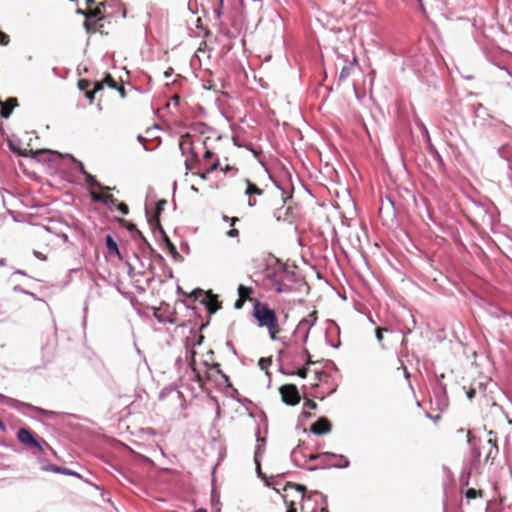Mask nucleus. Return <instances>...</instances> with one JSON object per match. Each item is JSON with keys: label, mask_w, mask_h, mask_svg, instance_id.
I'll return each mask as SVG.
<instances>
[{"label": "nucleus", "mask_w": 512, "mask_h": 512, "mask_svg": "<svg viewBox=\"0 0 512 512\" xmlns=\"http://www.w3.org/2000/svg\"><path fill=\"white\" fill-rule=\"evenodd\" d=\"M35 255H36L37 257H41V254H39L38 252H35Z\"/></svg>", "instance_id": "nucleus-59"}, {"label": "nucleus", "mask_w": 512, "mask_h": 512, "mask_svg": "<svg viewBox=\"0 0 512 512\" xmlns=\"http://www.w3.org/2000/svg\"><path fill=\"white\" fill-rule=\"evenodd\" d=\"M211 156H212V153H211V151H209V150H207V151L205 152V154H204V157H205V158H210Z\"/></svg>", "instance_id": "nucleus-45"}, {"label": "nucleus", "mask_w": 512, "mask_h": 512, "mask_svg": "<svg viewBox=\"0 0 512 512\" xmlns=\"http://www.w3.org/2000/svg\"><path fill=\"white\" fill-rule=\"evenodd\" d=\"M68 157H70L76 164L77 166L79 167V171L85 176V179H86V182L87 184L90 186V187H96L102 191H109L110 188L107 187V186H102L97 180L96 178L91 175L90 173H88L85 169H84V166H83V163L81 161H77L75 160L71 155H67Z\"/></svg>", "instance_id": "nucleus-15"}, {"label": "nucleus", "mask_w": 512, "mask_h": 512, "mask_svg": "<svg viewBox=\"0 0 512 512\" xmlns=\"http://www.w3.org/2000/svg\"><path fill=\"white\" fill-rule=\"evenodd\" d=\"M244 301H245V299L238 298V299L236 300L235 304H234V307H235L236 309H240V308H242V306H243V304H244Z\"/></svg>", "instance_id": "nucleus-39"}, {"label": "nucleus", "mask_w": 512, "mask_h": 512, "mask_svg": "<svg viewBox=\"0 0 512 512\" xmlns=\"http://www.w3.org/2000/svg\"><path fill=\"white\" fill-rule=\"evenodd\" d=\"M210 501L213 508H217L220 504V492L214 486H212Z\"/></svg>", "instance_id": "nucleus-21"}, {"label": "nucleus", "mask_w": 512, "mask_h": 512, "mask_svg": "<svg viewBox=\"0 0 512 512\" xmlns=\"http://www.w3.org/2000/svg\"><path fill=\"white\" fill-rule=\"evenodd\" d=\"M246 183H247V187L245 190V194L248 195V197H249L248 205L250 207H252L256 204L255 200L252 199V195H261L262 190L249 180H246Z\"/></svg>", "instance_id": "nucleus-17"}, {"label": "nucleus", "mask_w": 512, "mask_h": 512, "mask_svg": "<svg viewBox=\"0 0 512 512\" xmlns=\"http://www.w3.org/2000/svg\"><path fill=\"white\" fill-rule=\"evenodd\" d=\"M484 419L486 426L490 429L498 430V440L495 445H490L492 448H499L502 446L506 448L510 445L509 435L512 430V420L508 418V415L503 410L502 406L496 402H492L488 405L484 412Z\"/></svg>", "instance_id": "nucleus-1"}, {"label": "nucleus", "mask_w": 512, "mask_h": 512, "mask_svg": "<svg viewBox=\"0 0 512 512\" xmlns=\"http://www.w3.org/2000/svg\"><path fill=\"white\" fill-rule=\"evenodd\" d=\"M458 433L464 435L467 438V443L473 448H479L485 441L489 445H495L498 440V430L489 429L487 426L483 430L470 431L463 428L458 430Z\"/></svg>", "instance_id": "nucleus-5"}, {"label": "nucleus", "mask_w": 512, "mask_h": 512, "mask_svg": "<svg viewBox=\"0 0 512 512\" xmlns=\"http://www.w3.org/2000/svg\"><path fill=\"white\" fill-rule=\"evenodd\" d=\"M31 451H32V455L40 463V465H41L40 469L42 471L53 472V473H57V474L67 475V476H71V474H73V470L70 468H67V467H64L61 465H57V464H51V463H48L46 460H44L43 455H44L45 450H31Z\"/></svg>", "instance_id": "nucleus-9"}, {"label": "nucleus", "mask_w": 512, "mask_h": 512, "mask_svg": "<svg viewBox=\"0 0 512 512\" xmlns=\"http://www.w3.org/2000/svg\"><path fill=\"white\" fill-rule=\"evenodd\" d=\"M321 512H328L325 507L322 506Z\"/></svg>", "instance_id": "nucleus-54"}, {"label": "nucleus", "mask_w": 512, "mask_h": 512, "mask_svg": "<svg viewBox=\"0 0 512 512\" xmlns=\"http://www.w3.org/2000/svg\"><path fill=\"white\" fill-rule=\"evenodd\" d=\"M222 218L224 221L230 222L231 226H234L237 222H239V219L237 217L230 218V217L224 215Z\"/></svg>", "instance_id": "nucleus-34"}, {"label": "nucleus", "mask_w": 512, "mask_h": 512, "mask_svg": "<svg viewBox=\"0 0 512 512\" xmlns=\"http://www.w3.org/2000/svg\"><path fill=\"white\" fill-rule=\"evenodd\" d=\"M91 198L94 202H102L104 200V194L91 192Z\"/></svg>", "instance_id": "nucleus-31"}, {"label": "nucleus", "mask_w": 512, "mask_h": 512, "mask_svg": "<svg viewBox=\"0 0 512 512\" xmlns=\"http://www.w3.org/2000/svg\"><path fill=\"white\" fill-rule=\"evenodd\" d=\"M330 364H331V363H330V361H327V362L324 364V366H323V367H324V368H326V367H327L328 365H330Z\"/></svg>", "instance_id": "nucleus-53"}, {"label": "nucleus", "mask_w": 512, "mask_h": 512, "mask_svg": "<svg viewBox=\"0 0 512 512\" xmlns=\"http://www.w3.org/2000/svg\"><path fill=\"white\" fill-rule=\"evenodd\" d=\"M321 377H322V383H323L324 380L326 379L327 375L322 371Z\"/></svg>", "instance_id": "nucleus-49"}, {"label": "nucleus", "mask_w": 512, "mask_h": 512, "mask_svg": "<svg viewBox=\"0 0 512 512\" xmlns=\"http://www.w3.org/2000/svg\"><path fill=\"white\" fill-rule=\"evenodd\" d=\"M17 438L21 444L29 446L30 448H41V445L34 438L31 431L26 428H20L18 430Z\"/></svg>", "instance_id": "nucleus-14"}, {"label": "nucleus", "mask_w": 512, "mask_h": 512, "mask_svg": "<svg viewBox=\"0 0 512 512\" xmlns=\"http://www.w3.org/2000/svg\"><path fill=\"white\" fill-rule=\"evenodd\" d=\"M253 316L259 327L267 328L271 339L275 340L280 331L275 311L266 304L257 302L253 307Z\"/></svg>", "instance_id": "nucleus-4"}, {"label": "nucleus", "mask_w": 512, "mask_h": 512, "mask_svg": "<svg viewBox=\"0 0 512 512\" xmlns=\"http://www.w3.org/2000/svg\"><path fill=\"white\" fill-rule=\"evenodd\" d=\"M102 89V83H96L95 84V87L93 89V91H89L86 93V97L92 101L93 98H94V94L98 91V90H101Z\"/></svg>", "instance_id": "nucleus-27"}, {"label": "nucleus", "mask_w": 512, "mask_h": 512, "mask_svg": "<svg viewBox=\"0 0 512 512\" xmlns=\"http://www.w3.org/2000/svg\"><path fill=\"white\" fill-rule=\"evenodd\" d=\"M461 486V493L464 494L466 500L469 502L470 500L476 499L478 497L484 496V491L482 489H475V488H468L466 491H464L465 486Z\"/></svg>", "instance_id": "nucleus-18"}, {"label": "nucleus", "mask_w": 512, "mask_h": 512, "mask_svg": "<svg viewBox=\"0 0 512 512\" xmlns=\"http://www.w3.org/2000/svg\"><path fill=\"white\" fill-rule=\"evenodd\" d=\"M101 83H102V85H103V84H106V85H108L109 87H111V88H113V89H116V88H117V83H116V81H115V80H114L110 75H107V76L104 78L103 82H101Z\"/></svg>", "instance_id": "nucleus-26"}, {"label": "nucleus", "mask_w": 512, "mask_h": 512, "mask_svg": "<svg viewBox=\"0 0 512 512\" xmlns=\"http://www.w3.org/2000/svg\"><path fill=\"white\" fill-rule=\"evenodd\" d=\"M282 401L287 405H296L300 401L298 389L293 384L283 385L279 389Z\"/></svg>", "instance_id": "nucleus-11"}, {"label": "nucleus", "mask_w": 512, "mask_h": 512, "mask_svg": "<svg viewBox=\"0 0 512 512\" xmlns=\"http://www.w3.org/2000/svg\"><path fill=\"white\" fill-rule=\"evenodd\" d=\"M218 165H219V162H218V161L214 162V163L210 166V168L207 170V173H211V172L215 171V170L217 169Z\"/></svg>", "instance_id": "nucleus-41"}, {"label": "nucleus", "mask_w": 512, "mask_h": 512, "mask_svg": "<svg viewBox=\"0 0 512 512\" xmlns=\"http://www.w3.org/2000/svg\"><path fill=\"white\" fill-rule=\"evenodd\" d=\"M207 174H208L207 172H205V173H199V177H200L201 179H204V180H205V179L207 178Z\"/></svg>", "instance_id": "nucleus-46"}, {"label": "nucleus", "mask_w": 512, "mask_h": 512, "mask_svg": "<svg viewBox=\"0 0 512 512\" xmlns=\"http://www.w3.org/2000/svg\"><path fill=\"white\" fill-rule=\"evenodd\" d=\"M123 476L125 477V479H126L127 481H129L130 483H133V480H132L130 477H128V476H126V475H123Z\"/></svg>", "instance_id": "nucleus-51"}, {"label": "nucleus", "mask_w": 512, "mask_h": 512, "mask_svg": "<svg viewBox=\"0 0 512 512\" xmlns=\"http://www.w3.org/2000/svg\"><path fill=\"white\" fill-rule=\"evenodd\" d=\"M5 104L13 110L17 106V100L15 98H10L5 102Z\"/></svg>", "instance_id": "nucleus-37"}, {"label": "nucleus", "mask_w": 512, "mask_h": 512, "mask_svg": "<svg viewBox=\"0 0 512 512\" xmlns=\"http://www.w3.org/2000/svg\"><path fill=\"white\" fill-rule=\"evenodd\" d=\"M159 451L161 452V454H162L163 456H166V453H165V450H164V449H161V450H159Z\"/></svg>", "instance_id": "nucleus-52"}, {"label": "nucleus", "mask_w": 512, "mask_h": 512, "mask_svg": "<svg viewBox=\"0 0 512 512\" xmlns=\"http://www.w3.org/2000/svg\"><path fill=\"white\" fill-rule=\"evenodd\" d=\"M287 493L289 494V496H288V503H286L287 504L286 512H296L295 500L299 499V497L296 496L294 490H289Z\"/></svg>", "instance_id": "nucleus-20"}, {"label": "nucleus", "mask_w": 512, "mask_h": 512, "mask_svg": "<svg viewBox=\"0 0 512 512\" xmlns=\"http://www.w3.org/2000/svg\"><path fill=\"white\" fill-rule=\"evenodd\" d=\"M321 499H322V503H323V502H325L326 497L322 495V496H321Z\"/></svg>", "instance_id": "nucleus-55"}, {"label": "nucleus", "mask_w": 512, "mask_h": 512, "mask_svg": "<svg viewBox=\"0 0 512 512\" xmlns=\"http://www.w3.org/2000/svg\"><path fill=\"white\" fill-rule=\"evenodd\" d=\"M35 255H36L37 257H41V254H39L38 252H35Z\"/></svg>", "instance_id": "nucleus-58"}, {"label": "nucleus", "mask_w": 512, "mask_h": 512, "mask_svg": "<svg viewBox=\"0 0 512 512\" xmlns=\"http://www.w3.org/2000/svg\"><path fill=\"white\" fill-rule=\"evenodd\" d=\"M318 405L315 401L310 399H305L303 402V410L300 415L301 425H303V432H307V428L304 427L303 420L309 419L313 415V411L317 409Z\"/></svg>", "instance_id": "nucleus-16"}, {"label": "nucleus", "mask_w": 512, "mask_h": 512, "mask_svg": "<svg viewBox=\"0 0 512 512\" xmlns=\"http://www.w3.org/2000/svg\"><path fill=\"white\" fill-rule=\"evenodd\" d=\"M289 490H294L296 496L301 500V509L303 512H316V506L312 504L311 496H307L306 494L307 488L305 485L294 482H286L284 488L285 494H281L285 503H288L289 494L287 492Z\"/></svg>", "instance_id": "nucleus-7"}, {"label": "nucleus", "mask_w": 512, "mask_h": 512, "mask_svg": "<svg viewBox=\"0 0 512 512\" xmlns=\"http://www.w3.org/2000/svg\"><path fill=\"white\" fill-rule=\"evenodd\" d=\"M1 110H0V115L3 117V118H9L11 113H12V109L5 103H1Z\"/></svg>", "instance_id": "nucleus-23"}, {"label": "nucleus", "mask_w": 512, "mask_h": 512, "mask_svg": "<svg viewBox=\"0 0 512 512\" xmlns=\"http://www.w3.org/2000/svg\"><path fill=\"white\" fill-rule=\"evenodd\" d=\"M10 148H11V150H12L13 152H17L19 155H22V156H25V155H26L25 153H22V152H20V151H17V150L13 147V145H12V144H10Z\"/></svg>", "instance_id": "nucleus-44"}, {"label": "nucleus", "mask_w": 512, "mask_h": 512, "mask_svg": "<svg viewBox=\"0 0 512 512\" xmlns=\"http://www.w3.org/2000/svg\"><path fill=\"white\" fill-rule=\"evenodd\" d=\"M117 209L123 215H127L129 212L128 206L124 203L118 204Z\"/></svg>", "instance_id": "nucleus-32"}, {"label": "nucleus", "mask_w": 512, "mask_h": 512, "mask_svg": "<svg viewBox=\"0 0 512 512\" xmlns=\"http://www.w3.org/2000/svg\"><path fill=\"white\" fill-rule=\"evenodd\" d=\"M326 222H327V233L332 237V239H334V237L336 236L335 227L333 225H331L329 218L326 219Z\"/></svg>", "instance_id": "nucleus-30"}, {"label": "nucleus", "mask_w": 512, "mask_h": 512, "mask_svg": "<svg viewBox=\"0 0 512 512\" xmlns=\"http://www.w3.org/2000/svg\"><path fill=\"white\" fill-rule=\"evenodd\" d=\"M290 458L297 467L307 470L317 469V466H313L311 463L318 458V455L312 453L311 450H291Z\"/></svg>", "instance_id": "nucleus-8"}, {"label": "nucleus", "mask_w": 512, "mask_h": 512, "mask_svg": "<svg viewBox=\"0 0 512 512\" xmlns=\"http://www.w3.org/2000/svg\"><path fill=\"white\" fill-rule=\"evenodd\" d=\"M325 334L327 343L337 348L340 345V329L336 323L331 320L325 322Z\"/></svg>", "instance_id": "nucleus-12"}, {"label": "nucleus", "mask_w": 512, "mask_h": 512, "mask_svg": "<svg viewBox=\"0 0 512 512\" xmlns=\"http://www.w3.org/2000/svg\"><path fill=\"white\" fill-rule=\"evenodd\" d=\"M251 292H252V288L251 287H247V286H244L242 284L238 286L239 298L247 299V298H249Z\"/></svg>", "instance_id": "nucleus-22"}, {"label": "nucleus", "mask_w": 512, "mask_h": 512, "mask_svg": "<svg viewBox=\"0 0 512 512\" xmlns=\"http://www.w3.org/2000/svg\"><path fill=\"white\" fill-rule=\"evenodd\" d=\"M53 454V456L57 459V460H60L62 461V458L60 457V455L58 454V450H55V449H52L50 450Z\"/></svg>", "instance_id": "nucleus-42"}, {"label": "nucleus", "mask_w": 512, "mask_h": 512, "mask_svg": "<svg viewBox=\"0 0 512 512\" xmlns=\"http://www.w3.org/2000/svg\"><path fill=\"white\" fill-rule=\"evenodd\" d=\"M475 394H476V390L474 388H469L466 392V395L468 397V399H473L475 397Z\"/></svg>", "instance_id": "nucleus-38"}, {"label": "nucleus", "mask_w": 512, "mask_h": 512, "mask_svg": "<svg viewBox=\"0 0 512 512\" xmlns=\"http://www.w3.org/2000/svg\"><path fill=\"white\" fill-rule=\"evenodd\" d=\"M305 286L302 277L294 270L285 268L274 275L273 288L278 293L301 290Z\"/></svg>", "instance_id": "nucleus-2"}, {"label": "nucleus", "mask_w": 512, "mask_h": 512, "mask_svg": "<svg viewBox=\"0 0 512 512\" xmlns=\"http://www.w3.org/2000/svg\"><path fill=\"white\" fill-rule=\"evenodd\" d=\"M331 428L332 425L330 421L327 418L322 417V435L329 433L331 431Z\"/></svg>", "instance_id": "nucleus-25"}, {"label": "nucleus", "mask_w": 512, "mask_h": 512, "mask_svg": "<svg viewBox=\"0 0 512 512\" xmlns=\"http://www.w3.org/2000/svg\"><path fill=\"white\" fill-rule=\"evenodd\" d=\"M9 42V37L3 32H0V44L1 45H7Z\"/></svg>", "instance_id": "nucleus-35"}, {"label": "nucleus", "mask_w": 512, "mask_h": 512, "mask_svg": "<svg viewBox=\"0 0 512 512\" xmlns=\"http://www.w3.org/2000/svg\"><path fill=\"white\" fill-rule=\"evenodd\" d=\"M480 457H481L480 451L479 450H473V452L471 453V457H470L469 463L464 465V467L462 469V472L460 474L459 481H460V484L462 486H468L469 485V481H470L471 475L475 471H477L478 466L480 464Z\"/></svg>", "instance_id": "nucleus-10"}, {"label": "nucleus", "mask_w": 512, "mask_h": 512, "mask_svg": "<svg viewBox=\"0 0 512 512\" xmlns=\"http://www.w3.org/2000/svg\"><path fill=\"white\" fill-rule=\"evenodd\" d=\"M264 452L265 450H255L254 453V463L257 477L263 481L266 487H273L277 493L280 494L281 491H283V494H285V483L288 482L286 478L288 475H291V473L289 471L281 472L276 473L275 475L272 474L270 477H268L261 468V458Z\"/></svg>", "instance_id": "nucleus-3"}, {"label": "nucleus", "mask_w": 512, "mask_h": 512, "mask_svg": "<svg viewBox=\"0 0 512 512\" xmlns=\"http://www.w3.org/2000/svg\"><path fill=\"white\" fill-rule=\"evenodd\" d=\"M194 512H207V510L205 508H198L196 509Z\"/></svg>", "instance_id": "nucleus-48"}, {"label": "nucleus", "mask_w": 512, "mask_h": 512, "mask_svg": "<svg viewBox=\"0 0 512 512\" xmlns=\"http://www.w3.org/2000/svg\"><path fill=\"white\" fill-rule=\"evenodd\" d=\"M83 83H84V81H80V82H79V86H80V88H81V89H82V85H83Z\"/></svg>", "instance_id": "nucleus-56"}, {"label": "nucleus", "mask_w": 512, "mask_h": 512, "mask_svg": "<svg viewBox=\"0 0 512 512\" xmlns=\"http://www.w3.org/2000/svg\"><path fill=\"white\" fill-rule=\"evenodd\" d=\"M338 61L339 63L337 65L341 68L339 75V79L341 81L348 80L352 76L359 73L361 70L357 56L352 50L348 51L347 54H339Z\"/></svg>", "instance_id": "nucleus-6"}, {"label": "nucleus", "mask_w": 512, "mask_h": 512, "mask_svg": "<svg viewBox=\"0 0 512 512\" xmlns=\"http://www.w3.org/2000/svg\"><path fill=\"white\" fill-rule=\"evenodd\" d=\"M307 372H308V369L304 367V368L299 369V370H298V372H297V374H298L300 377L304 378V377H306Z\"/></svg>", "instance_id": "nucleus-40"}, {"label": "nucleus", "mask_w": 512, "mask_h": 512, "mask_svg": "<svg viewBox=\"0 0 512 512\" xmlns=\"http://www.w3.org/2000/svg\"><path fill=\"white\" fill-rule=\"evenodd\" d=\"M71 476L79 478V479H82V475L80 473H78L77 471H74V470H73V474H71Z\"/></svg>", "instance_id": "nucleus-43"}, {"label": "nucleus", "mask_w": 512, "mask_h": 512, "mask_svg": "<svg viewBox=\"0 0 512 512\" xmlns=\"http://www.w3.org/2000/svg\"><path fill=\"white\" fill-rule=\"evenodd\" d=\"M105 241H106V247H107L108 251L110 253L116 254L119 258H121V255H120V252H119V249H118V245L113 240L112 236L111 235H107Z\"/></svg>", "instance_id": "nucleus-19"}, {"label": "nucleus", "mask_w": 512, "mask_h": 512, "mask_svg": "<svg viewBox=\"0 0 512 512\" xmlns=\"http://www.w3.org/2000/svg\"><path fill=\"white\" fill-rule=\"evenodd\" d=\"M309 430L315 435H320V419L312 423Z\"/></svg>", "instance_id": "nucleus-28"}, {"label": "nucleus", "mask_w": 512, "mask_h": 512, "mask_svg": "<svg viewBox=\"0 0 512 512\" xmlns=\"http://www.w3.org/2000/svg\"><path fill=\"white\" fill-rule=\"evenodd\" d=\"M349 464L348 460L344 456H336L329 452H322V468L325 467H336L343 468Z\"/></svg>", "instance_id": "nucleus-13"}, {"label": "nucleus", "mask_w": 512, "mask_h": 512, "mask_svg": "<svg viewBox=\"0 0 512 512\" xmlns=\"http://www.w3.org/2000/svg\"><path fill=\"white\" fill-rule=\"evenodd\" d=\"M225 456H226V450H220L219 457H218V462L216 463V465H214V467L212 469V476L213 477H214V473H215V470H216L217 466L225 458ZM213 481H214V478L212 479V482Z\"/></svg>", "instance_id": "nucleus-29"}, {"label": "nucleus", "mask_w": 512, "mask_h": 512, "mask_svg": "<svg viewBox=\"0 0 512 512\" xmlns=\"http://www.w3.org/2000/svg\"><path fill=\"white\" fill-rule=\"evenodd\" d=\"M120 92H121L122 94H124V88H123V87H121V88H120Z\"/></svg>", "instance_id": "nucleus-57"}, {"label": "nucleus", "mask_w": 512, "mask_h": 512, "mask_svg": "<svg viewBox=\"0 0 512 512\" xmlns=\"http://www.w3.org/2000/svg\"><path fill=\"white\" fill-rule=\"evenodd\" d=\"M384 331H386V329H384V328L378 327L376 329V337H377V340L379 342H381L383 340V333H384Z\"/></svg>", "instance_id": "nucleus-36"}, {"label": "nucleus", "mask_w": 512, "mask_h": 512, "mask_svg": "<svg viewBox=\"0 0 512 512\" xmlns=\"http://www.w3.org/2000/svg\"><path fill=\"white\" fill-rule=\"evenodd\" d=\"M85 27H86L87 31H90V22H89V20H87L85 22Z\"/></svg>", "instance_id": "nucleus-47"}, {"label": "nucleus", "mask_w": 512, "mask_h": 512, "mask_svg": "<svg viewBox=\"0 0 512 512\" xmlns=\"http://www.w3.org/2000/svg\"><path fill=\"white\" fill-rule=\"evenodd\" d=\"M226 236L229 238H237L239 236V231L236 228H232L226 232Z\"/></svg>", "instance_id": "nucleus-33"}, {"label": "nucleus", "mask_w": 512, "mask_h": 512, "mask_svg": "<svg viewBox=\"0 0 512 512\" xmlns=\"http://www.w3.org/2000/svg\"><path fill=\"white\" fill-rule=\"evenodd\" d=\"M0 429L1 430H5V425L4 423L0 420Z\"/></svg>", "instance_id": "nucleus-50"}, {"label": "nucleus", "mask_w": 512, "mask_h": 512, "mask_svg": "<svg viewBox=\"0 0 512 512\" xmlns=\"http://www.w3.org/2000/svg\"><path fill=\"white\" fill-rule=\"evenodd\" d=\"M88 2H93V0H87Z\"/></svg>", "instance_id": "nucleus-60"}, {"label": "nucleus", "mask_w": 512, "mask_h": 512, "mask_svg": "<svg viewBox=\"0 0 512 512\" xmlns=\"http://www.w3.org/2000/svg\"><path fill=\"white\" fill-rule=\"evenodd\" d=\"M102 203L111 208L113 205L116 204V199L111 194H104V200L102 201Z\"/></svg>", "instance_id": "nucleus-24"}]
</instances>
